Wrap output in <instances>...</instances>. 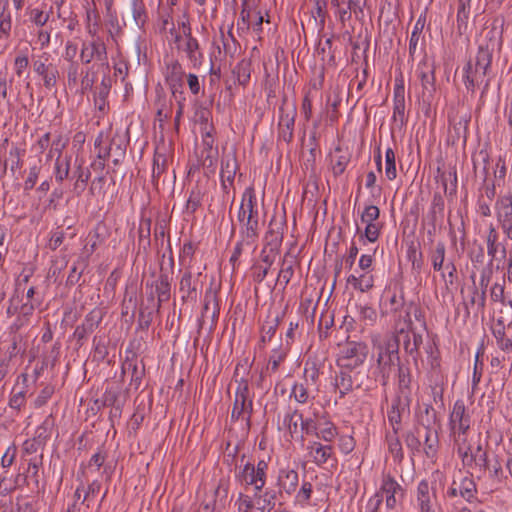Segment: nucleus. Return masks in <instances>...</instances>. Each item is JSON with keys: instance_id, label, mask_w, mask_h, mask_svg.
Returning a JSON list of instances; mask_svg holds the SVG:
<instances>
[{"instance_id": "32", "label": "nucleus", "mask_w": 512, "mask_h": 512, "mask_svg": "<svg viewBox=\"0 0 512 512\" xmlns=\"http://www.w3.org/2000/svg\"><path fill=\"white\" fill-rule=\"evenodd\" d=\"M484 77L472 67V60H469L462 70V81L468 91L472 94L476 87L483 81Z\"/></svg>"}, {"instance_id": "14", "label": "nucleus", "mask_w": 512, "mask_h": 512, "mask_svg": "<svg viewBox=\"0 0 512 512\" xmlns=\"http://www.w3.org/2000/svg\"><path fill=\"white\" fill-rule=\"evenodd\" d=\"M185 75L186 74L182 65L177 60L167 64L165 71V81L174 96H176L177 93L180 96L183 95L182 88Z\"/></svg>"}, {"instance_id": "48", "label": "nucleus", "mask_w": 512, "mask_h": 512, "mask_svg": "<svg viewBox=\"0 0 512 512\" xmlns=\"http://www.w3.org/2000/svg\"><path fill=\"white\" fill-rule=\"evenodd\" d=\"M477 494V486L474 479L470 477H464L459 484V495L467 502H472Z\"/></svg>"}, {"instance_id": "64", "label": "nucleus", "mask_w": 512, "mask_h": 512, "mask_svg": "<svg viewBox=\"0 0 512 512\" xmlns=\"http://www.w3.org/2000/svg\"><path fill=\"white\" fill-rule=\"evenodd\" d=\"M235 505L237 506L238 512H252L255 509L254 500L243 493H239Z\"/></svg>"}, {"instance_id": "8", "label": "nucleus", "mask_w": 512, "mask_h": 512, "mask_svg": "<svg viewBox=\"0 0 512 512\" xmlns=\"http://www.w3.org/2000/svg\"><path fill=\"white\" fill-rule=\"evenodd\" d=\"M81 62L85 65L92 61L98 62L101 66H109L107 46L102 38H94L82 43L80 50Z\"/></svg>"}, {"instance_id": "58", "label": "nucleus", "mask_w": 512, "mask_h": 512, "mask_svg": "<svg viewBox=\"0 0 512 512\" xmlns=\"http://www.w3.org/2000/svg\"><path fill=\"white\" fill-rule=\"evenodd\" d=\"M445 245L443 242H438L435 249L431 252V261L435 271H440L443 267L445 259Z\"/></svg>"}, {"instance_id": "25", "label": "nucleus", "mask_w": 512, "mask_h": 512, "mask_svg": "<svg viewBox=\"0 0 512 512\" xmlns=\"http://www.w3.org/2000/svg\"><path fill=\"white\" fill-rule=\"evenodd\" d=\"M90 176V171L87 168H84L83 163L76 159L71 176V179H75L73 184V191L76 193V195H80L85 191Z\"/></svg>"}, {"instance_id": "23", "label": "nucleus", "mask_w": 512, "mask_h": 512, "mask_svg": "<svg viewBox=\"0 0 512 512\" xmlns=\"http://www.w3.org/2000/svg\"><path fill=\"white\" fill-rule=\"evenodd\" d=\"M354 370L340 368L334 379V386L339 393V398L343 399L347 394L356 389L355 381L351 379V373Z\"/></svg>"}, {"instance_id": "7", "label": "nucleus", "mask_w": 512, "mask_h": 512, "mask_svg": "<svg viewBox=\"0 0 512 512\" xmlns=\"http://www.w3.org/2000/svg\"><path fill=\"white\" fill-rule=\"evenodd\" d=\"M253 412V402L249 397L248 381L241 380L235 393V400L231 412L232 420L243 418L247 424L250 423Z\"/></svg>"}, {"instance_id": "36", "label": "nucleus", "mask_w": 512, "mask_h": 512, "mask_svg": "<svg viewBox=\"0 0 512 512\" xmlns=\"http://www.w3.org/2000/svg\"><path fill=\"white\" fill-rule=\"evenodd\" d=\"M480 469L488 472V477L492 480L493 484H501L507 477L504 475L502 463L498 457L493 460L486 459L485 465H481Z\"/></svg>"}, {"instance_id": "22", "label": "nucleus", "mask_w": 512, "mask_h": 512, "mask_svg": "<svg viewBox=\"0 0 512 512\" xmlns=\"http://www.w3.org/2000/svg\"><path fill=\"white\" fill-rule=\"evenodd\" d=\"M406 258L411 262L412 270L419 274L424 264L421 244L417 239L406 241Z\"/></svg>"}, {"instance_id": "38", "label": "nucleus", "mask_w": 512, "mask_h": 512, "mask_svg": "<svg viewBox=\"0 0 512 512\" xmlns=\"http://www.w3.org/2000/svg\"><path fill=\"white\" fill-rule=\"evenodd\" d=\"M335 152L336 155L331 157V169L333 175L338 177L345 172L351 160V154L349 152H343L340 147H336Z\"/></svg>"}, {"instance_id": "3", "label": "nucleus", "mask_w": 512, "mask_h": 512, "mask_svg": "<svg viewBox=\"0 0 512 512\" xmlns=\"http://www.w3.org/2000/svg\"><path fill=\"white\" fill-rule=\"evenodd\" d=\"M471 418L467 413L463 400L458 399L454 402L452 411L449 415V431L453 442L470 436Z\"/></svg>"}, {"instance_id": "44", "label": "nucleus", "mask_w": 512, "mask_h": 512, "mask_svg": "<svg viewBox=\"0 0 512 512\" xmlns=\"http://www.w3.org/2000/svg\"><path fill=\"white\" fill-rule=\"evenodd\" d=\"M299 420H302V413L297 409L288 411L283 418V427L289 432L291 438L298 434Z\"/></svg>"}, {"instance_id": "28", "label": "nucleus", "mask_w": 512, "mask_h": 512, "mask_svg": "<svg viewBox=\"0 0 512 512\" xmlns=\"http://www.w3.org/2000/svg\"><path fill=\"white\" fill-rule=\"evenodd\" d=\"M307 449L314 463L318 466L324 465L333 454L332 445H323L318 441L312 442Z\"/></svg>"}, {"instance_id": "16", "label": "nucleus", "mask_w": 512, "mask_h": 512, "mask_svg": "<svg viewBox=\"0 0 512 512\" xmlns=\"http://www.w3.org/2000/svg\"><path fill=\"white\" fill-rule=\"evenodd\" d=\"M219 315V307L215 295L207 293L204 298V305L200 318L198 319V328L202 329L209 324L210 329L215 327Z\"/></svg>"}, {"instance_id": "45", "label": "nucleus", "mask_w": 512, "mask_h": 512, "mask_svg": "<svg viewBox=\"0 0 512 512\" xmlns=\"http://www.w3.org/2000/svg\"><path fill=\"white\" fill-rule=\"evenodd\" d=\"M293 265H294V257L290 256L287 253L283 258V261L281 264V269L279 271L278 279H277L278 282L280 284H282L284 287L290 282V280L293 276V273H294Z\"/></svg>"}, {"instance_id": "60", "label": "nucleus", "mask_w": 512, "mask_h": 512, "mask_svg": "<svg viewBox=\"0 0 512 512\" xmlns=\"http://www.w3.org/2000/svg\"><path fill=\"white\" fill-rule=\"evenodd\" d=\"M43 455L40 454L38 457L31 458L28 462L27 473L28 477H30L35 484L36 487L39 486V470L42 466Z\"/></svg>"}, {"instance_id": "37", "label": "nucleus", "mask_w": 512, "mask_h": 512, "mask_svg": "<svg viewBox=\"0 0 512 512\" xmlns=\"http://www.w3.org/2000/svg\"><path fill=\"white\" fill-rule=\"evenodd\" d=\"M178 49H182L186 53L187 58L193 67H198L201 65L203 54L200 51V45L197 39H190V41H185L183 46L178 45Z\"/></svg>"}, {"instance_id": "26", "label": "nucleus", "mask_w": 512, "mask_h": 512, "mask_svg": "<svg viewBox=\"0 0 512 512\" xmlns=\"http://www.w3.org/2000/svg\"><path fill=\"white\" fill-rule=\"evenodd\" d=\"M72 171V155L65 154V157H56L53 174L57 183L62 184L64 180L71 178Z\"/></svg>"}, {"instance_id": "21", "label": "nucleus", "mask_w": 512, "mask_h": 512, "mask_svg": "<svg viewBox=\"0 0 512 512\" xmlns=\"http://www.w3.org/2000/svg\"><path fill=\"white\" fill-rule=\"evenodd\" d=\"M493 51L494 48H490L488 44L480 45L475 59L472 60V67L477 69V72L483 77H485L491 67Z\"/></svg>"}, {"instance_id": "62", "label": "nucleus", "mask_w": 512, "mask_h": 512, "mask_svg": "<svg viewBox=\"0 0 512 512\" xmlns=\"http://www.w3.org/2000/svg\"><path fill=\"white\" fill-rule=\"evenodd\" d=\"M376 310L368 305L360 306L359 308V320L367 326H372L377 321Z\"/></svg>"}, {"instance_id": "59", "label": "nucleus", "mask_w": 512, "mask_h": 512, "mask_svg": "<svg viewBox=\"0 0 512 512\" xmlns=\"http://www.w3.org/2000/svg\"><path fill=\"white\" fill-rule=\"evenodd\" d=\"M234 75L240 85L245 86L250 80V64L246 61L239 62L234 70Z\"/></svg>"}, {"instance_id": "19", "label": "nucleus", "mask_w": 512, "mask_h": 512, "mask_svg": "<svg viewBox=\"0 0 512 512\" xmlns=\"http://www.w3.org/2000/svg\"><path fill=\"white\" fill-rule=\"evenodd\" d=\"M298 484L299 475L295 469L286 467L279 470L277 476V486L280 495L283 493L292 495L296 491Z\"/></svg>"}, {"instance_id": "34", "label": "nucleus", "mask_w": 512, "mask_h": 512, "mask_svg": "<svg viewBox=\"0 0 512 512\" xmlns=\"http://www.w3.org/2000/svg\"><path fill=\"white\" fill-rule=\"evenodd\" d=\"M418 425L423 428L433 427L437 421V413L431 404L423 403L416 412Z\"/></svg>"}, {"instance_id": "54", "label": "nucleus", "mask_w": 512, "mask_h": 512, "mask_svg": "<svg viewBox=\"0 0 512 512\" xmlns=\"http://www.w3.org/2000/svg\"><path fill=\"white\" fill-rule=\"evenodd\" d=\"M385 176L388 180H394L397 177L395 152L392 148L385 151Z\"/></svg>"}, {"instance_id": "11", "label": "nucleus", "mask_w": 512, "mask_h": 512, "mask_svg": "<svg viewBox=\"0 0 512 512\" xmlns=\"http://www.w3.org/2000/svg\"><path fill=\"white\" fill-rule=\"evenodd\" d=\"M406 104H405V85L403 76L395 78L393 90V115L392 120L400 128L406 125Z\"/></svg>"}, {"instance_id": "9", "label": "nucleus", "mask_w": 512, "mask_h": 512, "mask_svg": "<svg viewBox=\"0 0 512 512\" xmlns=\"http://www.w3.org/2000/svg\"><path fill=\"white\" fill-rule=\"evenodd\" d=\"M375 494H380L382 500L385 499L388 509H394L398 503L402 502L405 489L391 474L387 473L382 475L380 488Z\"/></svg>"}, {"instance_id": "5", "label": "nucleus", "mask_w": 512, "mask_h": 512, "mask_svg": "<svg viewBox=\"0 0 512 512\" xmlns=\"http://www.w3.org/2000/svg\"><path fill=\"white\" fill-rule=\"evenodd\" d=\"M491 275V269H484L480 275L478 285H476L474 276H472L473 285L468 289L469 295L465 301L467 310L472 309L477 313L484 312L486 304V290L490 282Z\"/></svg>"}, {"instance_id": "51", "label": "nucleus", "mask_w": 512, "mask_h": 512, "mask_svg": "<svg viewBox=\"0 0 512 512\" xmlns=\"http://www.w3.org/2000/svg\"><path fill=\"white\" fill-rule=\"evenodd\" d=\"M424 451L427 456H432L436 452L438 444V433L433 427L424 428Z\"/></svg>"}, {"instance_id": "47", "label": "nucleus", "mask_w": 512, "mask_h": 512, "mask_svg": "<svg viewBox=\"0 0 512 512\" xmlns=\"http://www.w3.org/2000/svg\"><path fill=\"white\" fill-rule=\"evenodd\" d=\"M180 292L183 300H196L197 291L195 285L192 283V275L190 272L183 274L180 280Z\"/></svg>"}, {"instance_id": "13", "label": "nucleus", "mask_w": 512, "mask_h": 512, "mask_svg": "<svg viewBox=\"0 0 512 512\" xmlns=\"http://www.w3.org/2000/svg\"><path fill=\"white\" fill-rule=\"evenodd\" d=\"M416 75L420 80L423 95L428 93L431 96L435 92V64L427 55L417 65Z\"/></svg>"}, {"instance_id": "33", "label": "nucleus", "mask_w": 512, "mask_h": 512, "mask_svg": "<svg viewBox=\"0 0 512 512\" xmlns=\"http://www.w3.org/2000/svg\"><path fill=\"white\" fill-rule=\"evenodd\" d=\"M276 492L266 490L263 494L255 492L254 502L255 509L252 512H271L275 506Z\"/></svg>"}, {"instance_id": "63", "label": "nucleus", "mask_w": 512, "mask_h": 512, "mask_svg": "<svg viewBox=\"0 0 512 512\" xmlns=\"http://www.w3.org/2000/svg\"><path fill=\"white\" fill-rule=\"evenodd\" d=\"M67 143L68 140L66 138H64L62 135H58L52 142H50L51 148L47 157L51 159L55 154L56 157H65L63 150L67 146Z\"/></svg>"}, {"instance_id": "35", "label": "nucleus", "mask_w": 512, "mask_h": 512, "mask_svg": "<svg viewBox=\"0 0 512 512\" xmlns=\"http://www.w3.org/2000/svg\"><path fill=\"white\" fill-rule=\"evenodd\" d=\"M338 435V429L336 425L329 419L322 417L318 419V428L316 437L322 439L325 442H333Z\"/></svg>"}, {"instance_id": "41", "label": "nucleus", "mask_w": 512, "mask_h": 512, "mask_svg": "<svg viewBox=\"0 0 512 512\" xmlns=\"http://www.w3.org/2000/svg\"><path fill=\"white\" fill-rule=\"evenodd\" d=\"M498 221L505 224L512 222V196H504L498 200L497 205Z\"/></svg>"}, {"instance_id": "55", "label": "nucleus", "mask_w": 512, "mask_h": 512, "mask_svg": "<svg viewBox=\"0 0 512 512\" xmlns=\"http://www.w3.org/2000/svg\"><path fill=\"white\" fill-rule=\"evenodd\" d=\"M314 9L312 11L314 19L318 21L320 27L325 25L328 15V1L327 0H313Z\"/></svg>"}, {"instance_id": "61", "label": "nucleus", "mask_w": 512, "mask_h": 512, "mask_svg": "<svg viewBox=\"0 0 512 512\" xmlns=\"http://www.w3.org/2000/svg\"><path fill=\"white\" fill-rule=\"evenodd\" d=\"M131 11L137 25H144L146 21V10L142 0H132Z\"/></svg>"}, {"instance_id": "30", "label": "nucleus", "mask_w": 512, "mask_h": 512, "mask_svg": "<svg viewBox=\"0 0 512 512\" xmlns=\"http://www.w3.org/2000/svg\"><path fill=\"white\" fill-rule=\"evenodd\" d=\"M203 194L199 188H194L191 190L189 198L186 203V209L184 211L185 222H195L197 221V217L194 215L201 206Z\"/></svg>"}, {"instance_id": "40", "label": "nucleus", "mask_w": 512, "mask_h": 512, "mask_svg": "<svg viewBox=\"0 0 512 512\" xmlns=\"http://www.w3.org/2000/svg\"><path fill=\"white\" fill-rule=\"evenodd\" d=\"M497 346L502 351L512 350V340L506 336L505 324L502 318L497 319L496 328L492 331Z\"/></svg>"}, {"instance_id": "56", "label": "nucleus", "mask_w": 512, "mask_h": 512, "mask_svg": "<svg viewBox=\"0 0 512 512\" xmlns=\"http://www.w3.org/2000/svg\"><path fill=\"white\" fill-rule=\"evenodd\" d=\"M41 169H42L41 160H39L38 162H36L34 165H32L29 168L28 176L24 181V191L26 193H28L35 187Z\"/></svg>"}, {"instance_id": "53", "label": "nucleus", "mask_w": 512, "mask_h": 512, "mask_svg": "<svg viewBox=\"0 0 512 512\" xmlns=\"http://www.w3.org/2000/svg\"><path fill=\"white\" fill-rule=\"evenodd\" d=\"M26 386L22 387L21 390H16L15 388L12 390L8 405L11 409L19 412L21 408H23L26 404Z\"/></svg>"}, {"instance_id": "31", "label": "nucleus", "mask_w": 512, "mask_h": 512, "mask_svg": "<svg viewBox=\"0 0 512 512\" xmlns=\"http://www.w3.org/2000/svg\"><path fill=\"white\" fill-rule=\"evenodd\" d=\"M397 336H399L400 340H403V348L405 352L410 355L417 353L420 345L423 342L422 335L414 331H405L404 329H401Z\"/></svg>"}, {"instance_id": "20", "label": "nucleus", "mask_w": 512, "mask_h": 512, "mask_svg": "<svg viewBox=\"0 0 512 512\" xmlns=\"http://www.w3.org/2000/svg\"><path fill=\"white\" fill-rule=\"evenodd\" d=\"M396 364H399L396 359L383 358L381 355L376 359V368L374 371L375 380L380 382L382 386H386L391 375L395 370Z\"/></svg>"}, {"instance_id": "1", "label": "nucleus", "mask_w": 512, "mask_h": 512, "mask_svg": "<svg viewBox=\"0 0 512 512\" xmlns=\"http://www.w3.org/2000/svg\"><path fill=\"white\" fill-rule=\"evenodd\" d=\"M453 443L464 467L472 469L485 465L488 454L479 438L474 441L472 437L467 436Z\"/></svg>"}, {"instance_id": "17", "label": "nucleus", "mask_w": 512, "mask_h": 512, "mask_svg": "<svg viewBox=\"0 0 512 512\" xmlns=\"http://www.w3.org/2000/svg\"><path fill=\"white\" fill-rule=\"evenodd\" d=\"M238 170L237 158L234 153L223 154L221 158V183L222 188L228 193V188L233 185Z\"/></svg>"}, {"instance_id": "46", "label": "nucleus", "mask_w": 512, "mask_h": 512, "mask_svg": "<svg viewBox=\"0 0 512 512\" xmlns=\"http://www.w3.org/2000/svg\"><path fill=\"white\" fill-rule=\"evenodd\" d=\"M283 240V230L280 226L269 229L264 237V248L279 251Z\"/></svg>"}, {"instance_id": "42", "label": "nucleus", "mask_w": 512, "mask_h": 512, "mask_svg": "<svg viewBox=\"0 0 512 512\" xmlns=\"http://www.w3.org/2000/svg\"><path fill=\"white\" fill-rule=\"evenodd\" d=\"M347 283L352 285L356 290L367 292L373 287L374 278L373 275L368 273H363L360 276L352 274L347 278Z\"/></svg>"}, {"instance_id": "15", "label": "nucleus", "mask_w": 512, "mask_h": 512, "mask_svg": "<svg viewBox=\"0 0 512 512\" xmlns=\"http://www.w3.org/2000/svg\"><path fill=\"white\" fill-rule=\"evenodd\" d=\"M102 313L100 310H92L86 316L82 324L78 325L73 333L79 347L83 345L84 340L91 334L102 321Z\"/></svg>"}, {"instance_id": "39", "label": "nucleus", "mask_w": 512, "mask_h": 512, "mask_svg": "<svg viewBox=\"0 0 512 512\" xmlns=\"http://www.w3.org/2000/svg\"><path fill=\"white\" fill-rule=\"evenodd\" d=\"M445 203L440 193L433 195L432 203L427 214L428 221L432 224L442 222L444 220Z\"/></svg>"}, {"instance_id": "43", "label": "nucleus", "mask_w": 512, "mask_h": 512, "mask_svg": "<svg viewBox=\"0 0 512 512\" xmlns=\"http://www.w3.org/2000/svg\"><path fill=\"white\" fill-rule=\"evenodd\" d=\"M281 317L276 316L274 318L268 317L261 328L260 345L264 346L267 342H270L275 335L277 328L280 324Z\"/></svg>"}, {"instance_id": "57", "label": "nucleus", "mask_w": 512, "mask_h": 512, "mask_svg": "<svg viewBox=\"0 0 512 512\" xmlns=\"http://www.w3.org/2000/svg\"><path fill=\"white\" fill-rule=\"evenodd\" d=\"M101 484L98 481H93L84 489V497L82 500V504L86 503L87 508L93 506L95 504L96 497L100 492Z\"/></svg>"}, {"instance_id": "50", "label": "nucleus", "mask_w": 512, "mask_h": 512, "mask_svg": "<svg viewBox=\"0 0 512 512\" xmlns=\"http://www.w3.org/2000/svg\"><path fill=\"white\" fill-rule=\"evenodd\" d=\"M411 374L409 368L398 365V387L403 397L408 394L410 396Z\"/></svg>"}, {"instance_id": "24", "label": "nucleus", "mask_w": 512, "mask_h": 512, "mask_svg": "<svg viewBox=\"0 0 512 512\" xmlns=\"http://www.w3.org/2000/svg\"><path fill=\"white\" fill-rule=\"evenodd\" d=\"M256 201L255 189L249 186L245 189L242 197V203L238 211V221L241 224H251V207L252 203Z\"/></svg>"}, {"instance_id": "6", "label": "nucleus", "mask_w": 512, "mask_h": 512, "mask_svg": "<svg viewBox=\"0 0 512 512\" xmlns=\"http://www.w3.org/2000/svg\"><path fill=\"white\" fill-rule=\"evenodd\" d=\"M279 113L278 138L286 143H290L293 140L294 124L297 115L296 106L290 104L287 97H283Z\"/></svg>"}, {"instance_id": "12", "label": "nucleus", "mask_w": 512, "mask_h": 512, "mask_svg": "<svg viewBox=\"0 0 512 512\" xmlns=\"http://www.w3.org/2000/svg\"><path fill=\"white\" fill-rule=\"evenodd\" d=\"M371 343L373 348L377 351V357L381 355L385 359L390 357L391 359H396L397 362L400 361L399 336L387 335L386 337L382 338L379 334H373L371 336Z\"/></svg>"}, {"instance_id": "10", "label": "nucleus", "mask_w": 512, "mask_h": 512, "mask_svg": "<svg viewBox=\"0 0 512 512\" xmlns=\"http://www.w3.org/2000/svg\"><path fill=\"white\" fill-rule=\"evenodd\" d=\"M438 505L437 489L427 480L418 483L415 492V506L418 512H436Z\"/></svg>"}, {"instance_id": "29", "label": "nucleus", "mask_w": 512, "mask_h": 512, "mask_svg": "<svg viewBox=\"0 0 512 512\" xmlns=\"http://www.w3.org/2000/svg\"><path fill=\"white\" fill-rule=\"evenodd\" d=\"M240 477L247 485L254 486V489L257 492H260L266 484V476L262 475L260 478L255 466L251 463L244 465L240 473Z\"/></svg>"}, {"instance_id": "2", "label": "nucleus", "mask_w": 512, "mask_h": 512, "mask_svg": "<svg viewBox=\"0 0 512 512\" xmlns=\"http://www.w3.org/2000/svg\"><path fill=\"white\" fill-rule=\"evenodd\" d=\"M369 348L362 341H347L340 350L337 358L339 368L356 370L361 367L368 358Z\"/></svg>"}, {"instance_id": "49", "label": "nucleus", "mask_w": 512, "mask_h": 512, "mask_svg": "<svg viewBox=\"0 0 512 512\" xmlns=\"http://www.w3.org/2000/svg\"><path fill=\"white\" fill-rule=\"evenodd\" d=\"M155 291L158 298L157 309L170 298V284L166 275H161L155 282Z\"/></svg>"}, {"instance_id": "18", "label": "nucleus", "mask_w": 512, "mask_h": 512, "mask_svg": "<svg viewBox=\"0 0 512 512\" xmlns=\"http://www.w3.org/2000/svg\"><path fill=\"white\" fill-rule=\"evenodd\" d=\"M410 402L411 398L408 394L404 395V398L397 397L392 401L387 417L394 434H398L401 428L402 414L409 408Z\"/></svg>"}, {"instance_id": "4", "label": "nucleus", "mask_w": 512, "mask_h": 512, "mask_svg": "<svg viewBox=\"0 0 512 512\" xmlns=\"http://www.w3.org/2000/svg\"><path fill=\"white\" fill-rule=\"evenodd\" d=\"M33 71L41 78L43 85L47 89L56 87L60 73L56 64L52 62L51 55L48 52L33 57Z\"/></svg>"}, {"instance_id": "52", "label": "nucleus", "mask_w": 512, "mask_h": 512, "mask_svg": "<svg viewBox=\"0 0 512 512\" xmlns=\"http://www.w3.org/2000/svg\"><path fill=\"white\" fill-rule=\"evenodd\" d=\"M443 184L444 193L447 196H453L457 190V174L456 170H451L448 173L443 172L440 176Z\"/></svg>"}, {"instance_id": "27", "label": "nucleus", "mask_w": 512, "mask_h": 512, "mask_svg": "<svg viewBox=\"0 0 512 512\" xmlns=\"http://www.w3.org/2000/svg\"><path fill=\"white\" fill-rule=\"evenodd\" d=\"M122 375L123 377H130V385H134L135 388L141 383L142 377L144 375V367L139 368L136 357L127 358L122 363Z\"/></svg>"}]
</instances>
